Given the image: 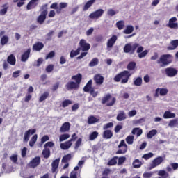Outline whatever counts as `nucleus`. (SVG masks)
I'll return each mask as SVG.
<instances>
[{"label": "nucleus", "mask_w": 178, "mask_h": 178, "mask_svg": "<svg viewBox=\"0 0 178 178\" xmlns=\"http://www.w3.org/2000/svg\"><path fill=\"white\" fill-rule=\"evenodd\" d=\"M136 49H137L136 52L138 54V56L140 59L145 58V56L148 55V50L144 51V47L143 46H140V44L137 42L134 44L127 43L124 47V52L125 54H130L131 55H133V54L136 52Z\"/></svg>", "instance_id": "1"}, {"label": "nucleus", "mask_w": 178, "mask_h": 178, "mask_svg": "<svg viewBox=\"0 0 178 178\" xmlns=\"http://www.w3.org/2000/svg\"><path fill=\"white\" fill-rule=\"evenodd\" d=\"M130 77H131V73H130V71L124 70L116 74L113 78V80L115 83L121 81V84H127V83H129Z\"/></svg>", "instance_id": "2"}, {"label": "nucleus", "mask_w": 178, "mask_h": 178, "mask_svg": "<svg viewBox=\"0 0 178 178\" xmlns=\"http://www.w3.org/2000/svg\"><path fill=\"white\" fill-rule=\"evenodd\" d=\"M172 58L173 56L172 54H163L157 60V63L158 65H161V67H165V66H168L173 62Z\"/></svg>", "instance_id": "3"}, {"label": "nucleus", "mask_w": 178, "mask_h": 178, "mask_svg": "<svg viewBox=\"0 0 178 178\" xmlns=\"http://www.w3.org/2000/svg\"><path fill=\"white\" fill-rule=\"evenodd\" d=\"M41 10H42L40 15L37 18V22L39 24H44L45 20H47V15H48V4H44L42 6Z\"/></svg>", "instance_id": "4"}, {"label": "nucleus", "mask_w": 178, "mask_h": 178, "mask_svg": "<svg viewBox=\"0 0 178 178\" xmlns=\"http://www.w3.org/2000/svg\"><path fill=\"white\" fill-rule=\"evenodd\" d=\"M122 147H123L124 148L118 149L115 153L117 155L126 154V152H127V145L126 144L124 140H122L120 144L118 145V148H122Z\"/></svg>", "instance_id": "5"}, {"label": "nucleus", "mask_w": 178, "mask_h": 178, "mask_svg": "<svg viewBox=\"0 0 178 178\" xmlns=\"http://www.w3.org/2000/svg\"><path fill=\"white\" fill-rule=\"evenodd\" d=\"M164 159L162 156H158L157 158H155L150 164L149 169H154V168H156V166H159L162 162H163Z\"/></svg>", "instance_id": "6"}, {"label": "nucleus", "mask_w": 178, "mask_h": 178, "mask_svg": "<svg viewBox=\"0 0 178 178\" xmlns=\"http://www.w3.org/2000/svg\"><path fill=\"white\" fill-rule=\"evenodd\" d=\"M165 73L168 77H175V76H177V70H176V68L169 67L165 69Z\"/></svg>", "instance_id": "7"}, {"label": "nucleus", "mask_w": 178, "mask_h": 178, "mask_svg": "<svg viewBox=\"0 0 178 178\" xmlns=\"http://www.w3.org/2000/svg\"><path fill=\"white\" fill-rule=\"evenodd\" d=\"M104 10L102 9H98L96 11H94L93 13H90L89 15L90 19H98L102 15H104Z\"/></svg>", "instance_id": "8"}, {"label": "nucleus", "mask_w": 178, "mask_h": 178, "mask_svg": "<svg viewBox=\"0 0 178 178\" xmlns=\"http://www.w3.org/2000/svg\"><path fill=\"white\" fill-rule=\"evenodd\" d=\"M79 47L78 48L81 49V51H90L91 45L89 43H87V41L84 39H81L79 42Z\"/></svg>", "instance_id": "9"}, {"label": "nucleus", "mask_w": 178, "mask_h": 178, "mask_svg": "<svg viewBox=\"0 0 178 178\" xmlns=\"http://www.w3.org/2000/svg\"><path fill=\"white\" fill-rule=\"evenodd\" d=\"M36 131L37 130L35 129H29L26 131L24 135V143H28L29 140H30V136H33V134H35Z\"/></svg>", "instance_id": "10"}, {"label": "nucleus", "mask_w": 178, "mask_h": 178, "mask_svg": "<svg viewBox=\"0 0 178 178\" xmlns=\"http://www.w3.org/2000/svg\"><path fill=\"white\" fill-rule=\"evenodd\" d=\"M176 22H177V18H176V17L170 18L167 24V27H169L170 29H178V24L176 23Z\"/></svg>", "instance_id": "11"}, {"label": "nucleus", "mask_w": 178, "mask_h": 178, "mask_svg": "<svg viewBox=\"0 0 178 178\" xmlns=\"http://www.w3.org/2000/svg\"><path fill=\"white\" fill-rule=\"evenodd\" d=\"M59 162L60 159H56L51 163V172L52 173H58V168H59Z\"/></svg>", "instance_id": "12"}, {"label": "nucleus", "mask_w": 178, "mask_h": 178, "mask_svg": "<svg viewBox=\"0 0 178 178\" xmlns=\"http://www.w3.org/2000/svg\"><path fill=\"white\" fill-rule=\"evenodd\" d=\"M79 87L80 86H79L74 81H68L65 85V88L68 91H71V90H77Z\"/></svg>", "instance_id": "13"}, {"label": "nucleus", "mask_w": 178, "mask_h": 178, "mask_svg": "<svg viewBox=\"0 0 178 178\" xmlns=\"http://www.w3.org/2000/svg\"><path fill=\"white\" fill-rule=\"evenodd\" d=\"M93 80L97 84V86H101L104 84V76L101 75V74H97L94 76Z\"/></svg>", "instance_id": "14"}, {"label": "nucleus", "mask_w": 178, "mask_h": 178, "mask_svg": "<svg viewBox=\"0 0 178 178\" xmlns=\"http://www.w3.org/2000/svg\"><path fill=\"white\" fill-rule=\"evenodd\" d=\"M113 137V133L111 130L109 129H104V131L102 134V138L104 140H111Z\"/></svg>", "instance_id": "15"}, {"label": "nucleus", "mask_w": 178, "mask_h": 178, "mask_svg": "<svg viewBox=\"0 0 178 178\" xmlns=\"http://www.w3.org/2000/svg\"><path fill=\"white\" fill-rule=\"evenodd\" d=\"M178 47V40H171L170 45L167 47V51H175Z\"/></svg>", "instance_id": "16"}, {"label": "nucleus", "mask_w": 178, "mask_h": 178, "mask_svg": "<svg viewBox=\"0 0 178 178\" xmlns=\"http://www.w3.org/2000/svg\"><path fill=\"white\" fill-rule=\"evenodd\" d=\"M41 162V158L40 157H35L33 160L29 163L30 168H37L38 165H40Z\"/></svg>", "instance_id": "17"}, {"label": "nucleus", "mask_w": 178, "mask_h": 178, "mask_svg": "<svg viewBox=\"0 0 178 178\" xmlns=\"http://www.w3.org/2000/svg\"><path fill=\"white\" fill-rule=\"evenodd\" d=\"M31 52V49H27L21 56L22 62H27L29 58H30V54Z\"/></svg>", "instance_id": "18"}, {"label": "nucleus", "mask_w": 178, "mask_h": 178, "mask_svg": "<svg viewBox=\"0 0 178 178\" xmlns=\"http://www.w3.org/2000/svg\"><path fill=\"white\" fill-rule=\"evenodd\" d=\"M70 130V122H64L60 128V133H67Z\"/></svg>", "instance_id": "19"}, {"label": "nucleus", "mask_w": 178, "mask_h": 178, "mask_svg": "<svg viewBox=\"0 0 178 178\" xmlns=\"http://www.w3.org/2000/svg\"><path fill=\"white\" fill-rule=\"evenodd\" d=\"M72 80H75V84L78 85L80 87V83H81V80H83V75L79 73L76 75H74L72 76Z\"/></svg>", "instance_id": "20"}, {"label": "nucleus", "mask_w": 178, "mask_h": 178, "mask_svg": "<svg viewBox=\"0 0 178 178\" xmlns=\"http://www.w3.org/2000/svg\"><path fill=\"white\" fill-rule=\"evenodd\" d=\"M118 40V36L113 35L107 42V48H112L115 45V42Z\"/></svg>", "instance_id": "21"}, {"label": "nucleus", "mask_w": 178, "mask_h": 178, "mask_svg": "<svg viewBox=\"0 0 178 178\" xmlns=\"http://www.w3.org/2000/svg\"><path fill=\"white\" fill-rule=\"evenodd\" d=\"M38 0H31L27 6H26V9L27 10H31V9H34L37 5H38Z\"/></svg>", "instance_id": "22"}, {"label": "nucleus", "mask_w": 178, "mask_h": 178, "mask_svg": "<svg viewBox=\"0 0 178 178\" xmlns=\"http://www.w3.org/2000/svg\"><path fill=\"white\" fill-rule=\"evenodd\" d=\"M79 166H76L70 174V178H77L78 176H80V171H79Z\"/></svg>", "instance_id": "23"}, {"label": "nucleus", "mask_w": 178, "mask_h": 178, "mask_svg": "<svg viewBox=\"0 0 178 178\" xmlns=\"http://www.w3.org/2000/svg\"><path fill=\"white\" fill-rule=\"evenodd\" d=\"M126 118L127 115L126 113H124V111H120L117 115L116 119L118 122H123V120H125Z\"/></svg>", "instance_id": "24"}, {"label": "nucleus", "mask_w": 178, "mask_h": 178, "mask_svg": "<svg viewBox=\"0 0 178 178\" xmlns=\"http://www.w3.org/2000/svg\"><path fill=\"white\" fill-rule=\"evenodd\" d=\"M72 145H73V143L71 142V140H68L63 143H61L60 148H61V149L66 150V149H69V148H70V147H72Z\"/></svg>", "instance_id": "25"}, {"label": "nucleus", "mask_w": 178, "mask_h": 178, "mask_svg": "<svg viewBox=\"0 0 178 178\" xmlns=\"http://www.w3.org/2000/svg\"><path fill=\"white\" fill-rule=\"evenodd\" d=\"M163 118L164 119H173L174 118H176V114H175V113L167 111L164 113Z\"/></svg>", "instance_id": "26"}, {"label": "nucleus", "mask_w": 178, "mask_h": 178, "mask_svg": "<svg viewBox=\"0 0 178 178\" xmlns=\"http://www.w3.org/2000/svg\"><path fill=\"white\" fill-rule=\"evenodd\" d=\"M92 80L90 79L86 83V86L83 87V91L85 92H88L90 90H92Z\"/></svg>", "instance_id": "27"}, {"label": "nucleus", "mask_w": 178, "mask_h": 178, "mask_svg": "<svg viewBox=\"0 0 178 178\" xmlns=\"http://www.w3.org/2000/svg\"><path fill=\"white\" fill-rule=\"evenodd\" d=\"M7 62L12 66H15L16 65V57L13 54H10L7 58Z\"/></svg>", "instance_id": "28"}, {"label": "nucleus", "mask_w": 178, "mask_h": 178, "mask_svg": "<svg viewBox=\"0 0 178 178\" xmlns=\"http://www.w3.org/2000/svg\"><path fill=\"white\" fill-rule=\"evenodd\" d=\"M43 48H44V44L40 42L35 43L33 46V49L37 51H41V49H42Z\"/></svg>", "instance_id": "29"}, {"label": "nucleus", "mask_w": 178, "mask_h": 178, "mask_svg": "<svg viewBox=\"0 0 178 178\" xmlns=\"http://www.w3.org/2000/svg\"><path fill=\"white\" fill-rule=\"evenodd\" d=\"M42 155H43L45 159H48L51 156V149L44 147L42 152Z\"/></svg>", "instance_id": "30"}, {"label": "nucleus", "mask_w": 178, "mask_h": 178, "mask_svg": "<svg viewBox=\"0 0 178 178\" xmlns=\"http://www.w3.org/2000/svg\"><path fill=\"white\" fill-rule=\"evenodd\" d=\"M98 122H99V119L97 118L94 115H91L88 118V124H94L95 123H97Z\"/></svg>", "instance_id": "31"}, {"label": "nucleus", "mask_w": 178, "mask_h": 178, "mask_svg": "<svg viewBox=\"0 0 178 178\" xmlns=\"http://www.w3.org/2000/svg\"><path fill=\"white\" fill-rule=\"evenodd\" d=\"M142 165L143 163L138 159H135L132 163V166L134 168V169H138L139 168H141Z\"/></svg>", "instance_id": "32"}, {"label": "nucleus", "mask_w": 178, "mask_h": 178, "mask_svg": "<svg viewBox=\"0 0 178 178\" xmlns=\"http://www.w3.org/2000/svg\"><path fill=\"white\" fill-rule=\"evenodd\" d=\"M9 42V37L8 35H3L0 40V44L2 47H5Z\"/></svg>", "instance_id": "33"}, {"label": "nucleus", "mask_w": 178, "mask_h": 178, "mask_svg": "<svg viewBox=\"0 0 178 178\" xmlns=\"http://www.w3.org/2000/svg\"><path fill=\"white\" fill-rule=\"evenodd\" d=\"M95 3V0H89L86 2V3L83 6V10H88L91 6H92V4Z\"/></svg>", "instance_id": "34"}, {"label": "nucleus", "mask_w": 178, "mask_h": 178, "mask_svg": "<svg viewBox=\"0 0 178 178\" xmlns=\"http://www.w3.org/2000/svg\"><path fill=\"white\" fill-rule=\"evenodd\" d=\"M99 63V59L98 58H94L91 60V61L88 64L89 67H94V66H97Z\"/></svg>", "instance_id": "35"}, {"label": "nucleus", "mask_w": 178, "mask_h": 178, "mask_svg": "<svg viewBox=\"0 0 178 178\" xmlns=\"http://www.w3.org/2000/svg\"><path fill=\"white\" fill-rule=\"evenodd\" d=\"M49 97V92L45 91L39 98V102H42Z\"/></svg>", "instance_id": "36"}, {"label": "nucleus", "mask_w": 178, "mask_h": 178, "mask_svg": "<svg viewBox=\"0 0 178 178\" xmlns=\"http://www.w3.org/2000/svg\"><path fill=\"white\" fill-rule=\"evenodd\" d=\"M133 31H134V27L131 25H128L123 33L124 34H131Z\"/></svg>", "instance_id": "37"}, {"label": "nucleus", "mask_w": 178, "mask_h": 178, "mask_svg": "<svg viewBox=\"0 0 178 178\" xmlns=\"http://www.w3.org/2000/svg\"><path fill=\"white\" fill-rule=\"evenodd\" d=\"M169 127H177L178 126V118H175L170 120L168 123Z\"/></svg>", "instance_id": "38"}, {"label": "nucleus", "mask_w": 178, "mask_h": 178, "mask_svg": "<svg viewBox=\"0 0 178 178\" xmlns=\"http://www.w3.org/2000/svg\"><path fill=\"white\" fill-rule=\"evenodd\" d=\"M81 51V48H77L76 50H72L70 54V57L74 58V56H77V55L80 54V51Z\"/></svg>", "instance_id": "39"}, {"label": "nucleus", "mask_w": 178, "mask_h": 178, "mask_svg": "<svg viewBox=\"0 0 178 178\" xmlns=\"http://www.w3.org/2000/svg\"><path fill=\"white\" fill-rule=\"evenodd\" d=\"M118 163V156H114L107 163V165L108 166H115Z\"/></svg>", "instance_id": "40"}, {"label": "nucleus", "mask_w": 178, "mask_h": 178, "mask_svg": "<svg viewBox=\"0 0 178 178\" xmlns=\"http://www.w3.org/2000/svg\"><path fill=\"white\" fill-rule=\"evenodd\" d=\"M1 8H2L1 10H0V15L1 16H4V15L6 13H8V9L9 8V7H8V4L6 3V4H3Z\"/></svg>", "instance_id": "41"}, {"label": "nucleus", "mask_w": 178, "mask_h": 178, "mask_svg": "<svg viewBox=\"0 0 178 178\" xmlns=\"http://www.w3.org/2000/svg\"><path fill=\"white\" fill-rule=\"evenodd\" d=\"M72 159V154H68L67 155H65L62 160L61 162L63 163H67V162H69V161H70Z\"/></svg>", "instance_id": "42"}, {"label": "nucleus", "mask_w": 178, "mask_h": 178, "mask_svg": "<svg viewBox=\"0 0 178 178\" xmlns=\"http://www.w3.org/2000/svg\"><path fill=\"white\" fill-rule=\"evenodd\" d=\"M143 84V78L138 77L134 81V85L140 87Z\"/></svg>", "instance_id": "43"}, {"label": "nucleus", "mask_w": 178, "mask_h": 178, "mask_svg": "<svg viewBox=\"0 0 178 178\" xmlns=\"http://www.w3.org/2000/svg\"><path fill=\"white\" fill-rule=\"evenodd\" d=\"M157 134H158V131L156 129H152L147 134V138H152V137H154V136H156Z\"/></svg>", "instance_id": "44"}, {"label": "nucleus", "mask_w": 178, "mask_h": 178, "mask_svg": "<svg viewBox=\"0 0 178 178\" xmlns=\"http://www.w3.org/2000/svg\"><path fill=\"white\" fill-rule=\"evenodd\" d=\"M68 138H70V135L69 134H64L60 136L59 141L60 143H62Z\"/></svg>", "instance_id": "45"}, {"label": "nucleus", "mask_w": 178, "mask_h": 178, "mask_svg": "<svg viewBox=\"0 0 178 178\" xmlns=\"http://www.w3.org/2000/svg\"><path fill=\"white\" fill-rule=\"evenodd\" d=\"M98 136H99V134L97 131L92 132L89 136V140L94 141V140H95V138H97Z\"/></svg>", "instance_id": "46"}, {"label": "nucleus", "mask_w": 178, "mask_h": 178, "mask_svg": "<svg viewBox=\"0 0 178 178\" xmlns=\"http://www.w3.org/2000/svg\"><path fill=\"white\" fill-rule=\"evenodd\" d=\"M38 137V136H37V134H35V135L33 136L31 140L29 141L30 147H34V145L35 144V143H37Z\"/></svg>", "instance_id": "47"}, {"label": "nucleus", "mask_w": 178, "mask_h": 178, "mask_svg": "<svg viewBox=\"0 0 178 178\" xmlns=\"http://www.w3.org/2000/svg\"><path fill=\"white\" fill-rule=\"evenodd\" d=\"M116 27L118 29V30H122V29H124V21H118L116 22Z\"/></svg>", "instance_id": "48"}, {"label": "nucleus", "mask_w": 178, "mask_h": 178, "mask_svg": "<svg viewBox=\"0 0 178 178\" xmlns=\"http://www.w3.org/2000/svg\"><path fill=\"white\" fill-rule=\"evenodd\" d=\"M126 143L129 145H131V144H133L134 141V136H128L126 138Z\"/></svg>", "instance_id": "49"}, {"label": "nucleus", "mask_w": 178, "mask_h": 178, "mask_svg": "<svg viewBox=\"0 0 178 178\" xmlns=\"http://www.w3.org/2000/svg\"><path fill=\"white\" fill-rule=\"evenodd\" d=\"M127 69L128 70H134V69H136V62H129V63L127 65Z\"/></svg>", "instance_id": "50"}, {"label": "nucleus", "mask_w": 178, "mask_h": 178, "mask_svg": "<svg viewBox=\"0 0 178 178\" xmlns=\"http://www.w3.org/2000/svg\"><path fill=\"white\" fill-rule=\"evenodd\" d=\"M72 104H73V102H72V100L65 99L62 102V107L66 108L67 106H69V105H72Z\"/></svg>", "instance_id": "51"}, {"label": "nucleus", "mask_w": 178, "mask_h": 178, "mask_svg": "<svg viewBox=\"0 0 178 178\" xmlns=\"http://www.w3.org/2000/svg\"><path fill=\"white\" fill-rule=\"evenodd\" d=\"M111 94H107L106 95L105 97H104L102 99V104L104 105L105 104H106V102H108V101H109V99H111Z\"/></svg>", "instance_id": "52"}, {"label": "nucleus", "mask_w": 178, "mask_h": 178, "mask_svg": "<svg viewBox=\"0 0 178 178\" xmlns=\"http://www.w3.org/2000/svg\"><path fill=\"white\" fill-rule=\"evenodd\" d=\"M168 92H169V90H168L167 88H159V95L161 97L167 95Z\"/></svg>", "instance_id": "53"}, {"label": "nucleus", "mask_w": 178, "mask_h": 178, "mask_svg": "<svg viewBox=\"0 0 178 178\" xmlns=\"http://www.w3.org/2000/svg\"><path fill=\"white\" fill-rule=\"evenodd\" d=\"M122 129H123V123L121 122L120 124H118L115 127L114 131L115 133H119Z\"/></svg>", "instance_id": "54"}, {"label": "nucleus", "mask_w": 178, "mask_h": 178, "mask_svg": "<svg viewBox=\"0 0 178 178\" xmlns=\"http://www.w3.org/2000/svg\"><path fill=\"white\" fill-rule=\"evenodd\" d=\"M113 127V122H108L103 126V130H108V129H112Z\"/></svg>", "instance_id": "55"}, {"label": "nucleus", "mask_w": 178, "mask_h": 178, "mask_svg": "<svg viewBox=\"0 0 178 178\" xmlns=\"http://www.w3.org/2000/svg\"><path fill=\"white\" fill-rule=\"evenodd\" d=\"M26 0H13L14 3H16L17 2V7L18 8H22L23 5H24V1Z\"/></svg>", "instance_id": "56"}, {"label": "nucleus", "mask_w": 178, "mask_h": 178, "mask_svg": "<svg viewBox=\"0 0 178 178\" xmlns=\"http://www.w3.org/2000/svg\"><path fill=\"white\" fill-rule=\"evenodd\" d=\"M154 156V154L153 153H148V154H145L143 156V159H145V161H148V159H149L150 158H152Z\"/></svg>", "instance_id": "57"}, {"label": "nucleus", "mask_w": 178, "mask_h": 178, "mask_svg": "<svg viewBox=\"0 0 178 178\" xmlns=\"http://www.w3.org/2000/svg\"><path fill=\"white\" fill-rule=\"evenodd\" d=\"M88 92H90V95H92L93 98H95L98 95V91H95L94 88H92Z\"/></svg>", "instance_id": "58"}, {"label": "nucleus", "mask_w": 178, "mask_h": 178, "mask_svg": "<svg viewBox=\"0 0 178 178\" xmlns=\"http://www.w3.org/2000/svg\"><path fill=\"white\" fill-rule=\"evenodd\" d=\"M126 162V157L121 156L118 158V165H123Z\"/></svg>", "instance_id": "59"}, {"label": "nucleus", "mask_w": 178, "mask_h": 178, "mask_svg": "<svg viewBox=\"0 0 178 178\" xmlns=\"http://www.w3.org/2000/svg\"><path fill=\"white\" fill-rule=\"evenodd\" d=\"M55 56V51H50L45 57V59H51Z\"/></svg>", "instance_id": "60"}, {"label": "nucleus", "mask_w": 178, "mask_h": 178, "mask_svg": "<svg viewBox=\"0 0 178 178\" xmlns=\"http://www.w3.org/2000/svg\"><path fill=\"white\" fill-rule=\"evenodd\" d=\"M54 70V65L50 64L46 67V72L47 73H51Z\"/></svg>", "instance_id": "61"}, {"label": "nucleus", "mask_w": 178, "mask_h": 178, "mask_svg": "<svg viewBox=\"0 0 178 178\" xmlns=\"http://www.w3.org/2000/svg\"><path fill=\"white\" fill-rule=\"evenodd\" d=\"M55 143H54V142H47V143H45L44 145V148H52V147H54Z\"/></svg>", "instance_id": "62"}, {"label": "nucleus", "mask_w": 178, "mask_h": 178, "mask_svg": "<svg viewBox=\"0 0 178 178\" xmlns=\"http://www.w3.org/2000/svg\"><path fill=\"white\" fill-rule=\"evenodd\" d=\"M153 175H154V173H152V172H145V173H143V177L144 178H151V177H152Z\"/></svg>", "instance_id": "63"}, {"label": "nucleus", "mask_w": 178, "mask_h": 178, "mask_svg": "<svg viewBox=\"0 0 178 178\" xmlns=\"http://www.w3.org/2000/svg\"><path fill=\"white\" fill-rule=\"evenodd\" d=\"M159 176H165L168 177L169 176V174L167 173L165 170H162L159 172Z\"/></svg>", "instance_id": "64"}]
</instances>
